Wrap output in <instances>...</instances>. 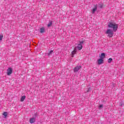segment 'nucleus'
I'll list each match as a JSON object with an SVG mask.
<instances>
[{"instance_id":"nucleus-1","label":"nucleus","mask_w":124,"mask_h":124,"mask_svg":"<svg viewBox=\"0 0 124 124\" xmlns=\"http://www.w3.org/2000/svg\"><path fill=\"white\" fill-rule=\"evenodd\" d=\"M108 28H111V29H113V31H117V30H118V24H116V23H113L112 22H110L108 24Z\"/></svg>"},{"instance_id":"nucleus-2","label":"nucleus","mask_w":124,"mask_h":124,"mask_svg":"<svg viewBox=\"0 0 124 124\" xmlns=\"http://www.w3.org/2000/svg\"><path fill=\"white\" fill-rule=\"evenodd\" d=\"M113 31L111 29H108L105 32L106 34H108V37H113V35H114Z\"/></svg>"},{"instance_id":"nucleus-3","label":"nucleus","mask_w":124,"mask_h":124,"mask_svg":"<svg viewBox=\"0 0 124 124\" xmlns=\"http://www.w3.org/2000/svg\"><path fill=\"white\" fill-rule=\"evenodd\" d=\"M12 72H13V69L12 68L9 67L7 69V75L8 76H10L12 74Z\"/></svg>"},{"instance_id":"nucleus-4","label":"nucleus","mask_w":124,"mask_h":124,"mask_svg":"<svg viewBox=\"0 0 124 124\" xmlns=\"http://www.w3.org/2000/svg\"><path fill=\"white\" fill-rule=\"evenodd\" d=\"M84 43L83 41L80 42L78 46V50H81V49L83 48V46L82 44Z\"/></svg>"},{"instance_id":"nucleus-5","label":"nucleus","mask_w":124,"mask_h":124,"mask_svg":"<svg viewBox=\"0 0 124 124\" xmlns=\"http://www.w3.org/2000/svg\"><path fill=\"white\" fill-rule=\"evenodd\" d=\"M104 62V59L100 58L97 60V64H98V65H100V64H102V63H103Z\"/></svg>"},{"instance_id":"nucleus-6","label":"nucleus","mask_w":124,"mask_h":124,"mask_svg":"<svg viewBox=\"0 0 124 124\" xmlns=\"http://www.w3.org/2000/svg\"><path fill=\"white\" fill-rule=\"evenodd\" d=\"M81 66H77L74 69V72H78L81 69Z\"/></svg>"},{"instance_id":"nucleus-7","label":"nucleus","mask_w":124,"mask_h":124,"mask_svg":"<svg viewBox=\"0 0 124 124\" xmlns=\"http://www.w3.org/2000/svg\"><path fill=\"white\" fill-rule=\"evenodd\" d=\"M30 124H34L35 123V118H31L30 120Z\"/></svg>"},{"instance_id":"nucleus-8","label":"nucleus","mask_w":124,"mask_h":124,"mask_svg":"<svg viewBox=\"0 0 124 124\" xmlns=\"http://www.w3.org/2000/svg\"><path fill=\"white\" fill-rule=\"evenodd\" d=\"M97 10V6L96 5L95 6L94 8L92 10V14H94L95 11Z\"/></svg>"},{"instance_id":"nucleus-9","label":"nucleus","mask_w":124,"mask_h":124,"mask_svg":"<svg viewBox=\"0 0 124 124\" xmlns=\"http://www.w3.org/2000/svg\"><path fill=\"white\" fill-rule=\"evenodd\" d=\"M77 52V48H74V51H73L72 52V58H73V56H74V55H75V54H76Z\"/></svg>"},{"instance_id":"nucleus-10","label":"nucleus","mask_w":124,"mask_h":124,"mask_svg":"<svg viewBox=\"0 0 124 124\" xmlns=\"http://www.w3.org/2000/svg\"><path fill=\"white\" fill-rule=\"evenodd\" d=\"M100 58L103 60H104V59L105 58V53H103L101 54V56H100Z\"/></svg>"},{"instance_id":"nucleus-11","label":"nucleus","mask_w":124,"mask_h":124,"mask_svg":"<svg viewBox=\"0 0 124 124\" xmlns=\"http://www.w3.org/2000/svg\"><path fill=\"white\" fill-rule=\"evenodd\" d=\"M41 33H43V32H45V28L44 27L41 28L40 29Z\"/></svg>"},{"instance_id":"nucleus-12","label":"nucleus","mask_w":124,"mask_h":124,"mask_svg":"<svg viewBox=\"0 0 124 124\" xmlns=\"http://www.w3.org/2000/svg\"><path fill=\"white\" fill-rule=\"evenodd\" d=\"M53 25V21H49L48 24H47L48 28H49V27H51Z\"/></svg>"},{"instance_id":"nucleus-13","label":"nucleus","mask_w":124,"mask_h":124,"mask_svg":"<svg viewBox=\"0 0 124 124\" xmlns=\"http://www.w3.org/2000/svg\"><path fill=\"white\" fill-rule=\"evenodd\" d=\"M25 99H26V96L23 95V96H22L21 97V98H20V101H21V102H23V101H24V100Z\"/></svg>"},{"instance_id":"nucleus-14","label":"nucleus","mask_w":124,"mask_h":124,"mask_svg":"<svg viewBox=\"0 0 124 124\" xmlns=\"http://www.w3.org/2000/svg\"><path fill=\"white\" fill-rule=\"evenodd\" d=\"M53 50H50L48 53H47V56H51L53 53Z\"/></svg>"},{"instance_id":"nucleus-15","label":"nucleus","mask_w":124,"mask_h":124,"mask_svg":"<svg viewBox=\"0 0 124 124\" xmlns=\"http://www.w3.org/2000/svg\"><path fill=\"white\" fill-rule=\"evenodd\" d=\"M112 61H113V59L112 58H109L108 60V62L110 63L111 62H112Z\"/></svg>"},{"instance_id":"nucleus-16","label":"nucleus","mask_w":124,"mask_h":124,"mask_svg":"<svg viewBox=\"0 0 124 124\" xmlns=\"http://www.w3.org/2000/svg\"><path fill=\"white\" fill-rule=\"evenodd\" d=\"M3 115L4 116L5 118H6L7 116V112H4Z\"/></svg>"},{"instance_id":"nucleus-17","label":"nucleus","mask_w":124,"mask_h":124,"mask_svg":"<svg viewBox=\"0 0 124 124\" xmlns=\"http://www.w3.org/2000/svg\"><path fill=\"white\" fill-rule=\"evenodd\" d=\"M3 38V35L2 34L0 35V41H1Z\"/></svg>"},{"instance_id":"nucleus-18","label":"nucleus","mask_w":124,"mask_h":124,"mask_svg":"<svg viewBox=\"0 0 124 124\" xmlns=\"http://www.w3.org/2000/svg\"><path fill=\"white\" fill-rule=\"evenodd\" d=\"M102 107H103V105H100L99 106V109H100V108H102Z\"/></svg>"},{"instance_id":"nucleus-19","label":"nucleus","mask_w":124,"mask_h":124,"mask_svg":"<svg viewBox=\"0 0 124 124\" xmlns=\"http://www.w3.org/2000/svg\"><path fill=\"white\" fill-rule=\"evenodd\" d=\"M90 91H91V88H88V90L87 91V93H89V92H90Z\"/></svg>"},{"instance_id":"nucleus-20","label":"nucleus","mask_w":124,"mask_h":124,"mask_svg":"<svg viewBox=\"0 0 124 124\" xmlns=\"http://www.w3.org/2000/svg\"><path fill=\"white\" fill-rule=\"evenodd\" d=\"M103 5H101V4H100L99 5V7H100V8H102V7H103Z\"/></svg>"}]
</instances>
